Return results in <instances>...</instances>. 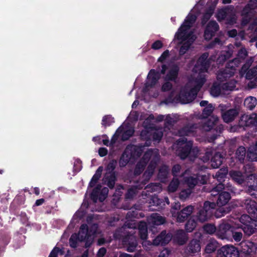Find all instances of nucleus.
Returning <instances> with one entry per match:
<instances>
[{
	"instance_id": "nucleus-1",
	"label": "nucleus",
	"mask_w": 257,
	"mask_h": 257,
	"mask_svg": "<svg viewBox=\"0 0 257 257\" xmlns=\"http://www.w3.org/2000/svg\"><path fill=\"white\" fill-rule=\"evenodd\" d=\"M207 53L203 54L198 60L193 68V75L188 82L181 89L179 99L182 103L192 101L196 97L198 92L206 81V75L209 66V61L207 60Z\"/></svg>"
},
{
	"instance_id": "nucleus-2",
	"label": "nucleus",
	"mask_w": 257,
	"mask_h": 257,
	"mask_svg": "<svg viewBox=\"0 0 257 257\" xmlns=\"http://www.w3.org/2000/svg\"><path fill=\"white\" fill-rule=\"evenodd\" d=\"M214 110L211 104L207 105L203 109L202 118L199 124L187 126L183 128L180 132V136H194L203 132L210 131L216 125L218 121V117L215 115L211 116L208 119L206 118L209 116Z\"/></svg>"
},
{
	"instance_id": "nucleus-3",
	"label": "nucleus",
	"mask_w": 257,
	"mask_h": 257,
	"mask_svg": "<svg viewBox=\"0 0 257 257\" xmlns=\"http://www.w3.org/2000/svg\"><path fill=\"white\" fill-rule=\"evenodd\" d=\"M195 20V16L188 15L175 35V38L179 40L180 43H183L179 51L180 55H183L186 53L196 39V37L190 29Z\"/></svg>"
},
{
	"instance_id": "nucleus-4",
	"label": "nucleus",
	"mask_w": 257,
	"mask_h": 257,
	"mask_svg": "<svg viewBox=\"0 0 257 257\" xmlns=\"http://www.w3.org/2000/svg\"><path fill=\"white\" fill-rule=\"evenodd\" d=\"M247 54L246 49L244 48H241L238 51L237 57L229 62L223 71H220L217 74V79L220 81H224L233 76L236 72V67H237L239 64L245 58Z\"/></svg>"
},
{
	"instance_id": "nucleus-5",
	"label": "nucleus",
	"mask_w": 257,
	"mask_h": 257,
	"mask_svg": "<svg viewBox=\"0 0 257 257\" xmlns=\"http://www.w3.org/2000/svg\"><path fill=\"white\" fill-rule=\"evenodd\" d=\"M173 149L175 150L176 154L181 159H184L188 155L192 153H198L197 148H193L192 142L191 141H187L185 138H182L179 139L176 143L173 145Z\"/></svg>"
},
{
	"instance_id": "nucleus-6",
	"label": "nucleus",
	"mask_w": 257,
	"mask_h": 257,
	"mask_svg": "<svg viewBox=\"0 0 257 257\" xmlns=\"http://www.w3.org/2000/svg\"><path fill=\"white\" fill-rule=\"evenodd\" d=\"M207 178L205 175L196 174H193L186 178L185 182L189 188L181 191L180 193V198L183 200H186L192 193V189L198 183L204 184L206 183Z\"/></svg>"
},
{
	"instance_id": "nucleus-7",
	"label": "nucleus",
	"mask_w": 257,
	"mask_h": 257,
	"mask_svg": "<svg viewBox=\"0 0 257 257\" xmlns=\"http://www.w3.org/2000/svg\"><path fill=\"white\" fill-rule=\"evenodd\" d=\"M222 189L230 191L231 192L236 193V192L229 183L227 184L225 187L224 185L223 184H219L212 191L211 194L212 195H216L215 192H218L219 196L217 201V204L218 206H223L226 204L229 200L230 199V195L229 193L224 191L219 193Z\"/></svg>"
},
{
	"instance_id": "nucleus-8",
	"label": "nucleus",
	"mask_w": 257,
	"mask_h": 257,
	"mask_svg": "<svg viewBox=\"0 0 257 257\" xmlns=\"http://www.w3.org/2000/svg\"><path fill=\"white\" fill-rule=\"evenodd\" d=\"M97 227L96 224H93L89 230L86 224H82L80 226L78 233L77 234L78 240L79 241H85L86 247H89L93 240Z\"/></svg>"
},
{
	"instance_id": "nucleus-9",
	"label": "nucleus",
	"mask_w": 257,
	"mask_h": 257,
	"mask_svg": "<svg viewBox=\"0 0 257 257\" xmlns=\"http://www.w3.org/2000/svg\"><path fill=\"white\" fill-rule=\"evenodd\" d=\"M144 146H128L125 149L120 160V166H125L131 158L139 157L144 151Z\"/></svg>"
},
{
	"instance_id": "nucleus-10",
	"label": "nucleus",
	"mask_w": 257,
	"mask_h": 257,
	"mask_svg": "<svg viewBox=\"0 0 257 257\" xmlns=\"http://www.w3.org/2000/svg\"><path fill=\"white\" fill-rule=\"evenodd\" d=\"M171 238L172 235L171 234H167L165 231H163L159 235L154 239L153 242L148 240H144L142 243L143 246L146 249L150 250L153 245L156 246L159 245H165L167 244L171 240Z\"/></svg>"
},
{
	"instance_id": "nucleus-11",
	"label": "nucleus",
	"mask_w": 257,
	"mask_h": 257,
	"mask_svg": "<svg viewBox=\"0 0 257 257\" xmlns=\"http://www.w3.org/2000/svg\"><path fill=\"white\" fill-rule=\"evenodd\" d=\"M159 152L158 150H149L144 155L143 159L137 164L135 170V174L139 175L144 170V168L150 158H152L154 160L159 159Z\"/></svg>"
},
{
	"instance_id": "nucleus-12",
	"label": "nucleus",
	"mask_w": 257,
	"mask_h": 257,
	"mask_svg": "<svg viewBox=\"0 0 257 257\" xmlns=\"http://www.w3.org/2000/svg\"><path fill=\"white\" fill-rule=\"evenodd\" d=\"M134 133V130L132 127L123 124L116 131L115 134L111 140V143H114L116 138L119 136L122 140H127L133 135Z\"/></svg>"
},
{
	"instance_id": "nucleus-13",
	"label": "nucleus",
	"mask_w": 257,
	"mask_h": 257,
	"mask_svg": "<svg viewBox=\"0 0 257 257\" xmlns=\"http://www.w3.org/2000/svg\"><path fill=\"white\" fill-rule=\"evenodd\" d=\"M219 257H238L237 249L232 245H225L218 251Z\"/></svg>"
},
{
	"instance_id": "nucleus-14",
	"label": "nucleus",
	"mask_w": 257,
	"mask_h": 257,
	"mask_svg": "<svg viewBox=\"0 0 257 257\" xmlns=\"http://www.w3.org/2000/svg\"><path fill=\"white\" fill-rule=\"evenodd\" d=\"M241 206L244 207L252 218L257 219V203L254 200L245 199Z\"/></svg>"
},
{
	"instance_id": "nucleus-15",
	"label": "nucleus",
	"mask_w": 257,
	"mask_h": 257,
	"mask_svg": "<svg viewBox=\"0 0 257 257\" xmlns=\"http://www.w3.org/2000/svg\"><path fill=\"white\" fill-rule=\"evenodd\" d=\"M194 206L192 205H189L181 211L175 212H172L173 217L176 218L178 222H183L191 213L193 212L194 210Z\"/></svg>"
},
{
	"instance_id": "nucleus-16",
	"label": "nucleus",
	"mask_w": 257,
	"mask_h": 257,
	"mask_svg": "<svg viewBox=\"0 0 257 257\" xmlns=\"http://www.w3.org/2000/svg\"><path fill=\"white\" fill-rule=\"evenodd\" d=\"M141 136L144 139L148 138L149 139H151L152 137L154 141H159L163 136L162 129H151L150 131L145 129L142 132Z\"/></svg>"
},
{
	"instance_id": "nucleus-17",
	"label": "nucleus",
	"mask_w": 257,
	"mask_h": 257,
	"mask_svg": "<svg viewBox=\"0 0 257 257\" xmlns=\"http://www.w3.org/2000/svg\"><path fill=\"white\" fill-rule=\"evenodd\" d=\"M239 124L242 127L250 125L257 126V114L242 115L239 120Z\"/></svg>"
},
{
	"instance_id": "nucleus-18",
	"label": "nucleus",
	"mask_w": 257,
	"mask_h": 257,
	"mask_svg": "<svg viewBox=\"0 0 257 257\" xmlns=\"http://www.w3.org/2000/svg\"><path fill=\"white\" fill-rule=\"evenodd\" d=\"M218 29L219 26L216 22L214 21L210 22L207 25L204 32L205 39L207 40H210Z\"/></svg>"
},
{
	"instance_id": "nucleus-19",
	"label": "nucleus",
	"mask_w": 257,
	"mask_h": 257,
	"mask_svg": "<svg viewBox=\"0 0 257 257\" xmlns=\"http://www.w3.org/2000/svg\"><path fill=\"white\" fill-rule=\"evenodd\" d=\"M160 77V74L158 72H156L153 69L151 70L148 75L146 87L148 88L154 85L157 83Z\"/></svg>"
},
{
	"instance_id": "nucleus-20",
	"label": "nucleus",
	"mask_w": 257,
	"mask_h": 257,
	"mask_svg": "<svg viewBox=\"0 0 257 257\" xmlns=\"http://www.w3.org/2000/svg\"><path fill=\"white\" fill-rule=\"evenodd\" d=\"M124 244L127 247V250L133 252L137 246L138 243L136 237L133 235H128L124 240Z\"/></svg>"
},
{
	"instance_id": "nucleus-21",
	"label": "nucleus",
	"mask_w": 257,
	"mask_h": 257,
	"mask_svg": "<svg viewBox=\"0 0 257 257\" xmlns=\"http://www.w3.org/2000/svg\"><path fill=\"white\" fill-rule=\"evenodd\" d=\"M238 114V111L235 109H231L222 113V116L225 122L232 121Z\"/></svg>"
},
{
	"instance_id": "nucleus-22",
	"label": "nucleus",
	"mask_w": 257,
	"mask_h": 257,
	"mask_svg": "<svg viewBox=\"0 0 257 257\" xmlns=\"http://www.w3.org/2000/svg\"><path fill=\"white\" fill-rule=\"evenodd\" d=\"M149 224L159 225L165 222V219L158 214H152L148 219Z\"/></svg>"
},
{
	"instance_id": "nucleus-23",
	"label": "nucleus",
	"mask_w": 257,
	"mask_h": 257,
	"mask_svg": "<svg viewBox=\"0 0 257 257\" xmlns=\"http://www.w3.org/2000/svg\"><path fill=\"white\" fill-rule=\"evenodd\" d=\"M249 178L250 180L253 179V184L250 185L248 186V188L247 189V192L251 196H253L255 197H257V177L253 175H250L249 176Z\"/></svg>"
},
{
	"instance_id": "nucleus-24",
	"label": "nucleus",
	"mask_w": 257,
	"mask_h": 257,
	"mask_svg": "<svg viewBox=\"0 0 257 257\" xmlns=\"http://www.w3.org/2000/svg\"><path fill=\"white\" fill-rule=\"evenodd\" d=\"M138 229L140 238L146 240L148 237V228L146 222L141 221L138 225Z\"/></svg>"
},
{
	"instance_id": "nucleus-25",
	"label": "nucleus",
	"mask_w": 257,
	"mask_h": 257,
	"mask_svg": "<svg viewBox=\"0 0 257 257\" xmlns=\"http://www.w3.org/2000/svg\"><path fill=\"white\" fill-rule=\"evenodd\" d=\"M218 246L217 242L214 239H210L206 245L205 252L206 253H212L215 251Z\"/></svg>"
},
{
	"instance_id": "nucleus-26",
	"label": "nucleus",
	"mask_w": 257,
	"mask_h": 257,
	"mask_svg": "<svg viewBox=\"0 0 257 257\" xmlns=\"http://www.w3.org/2000/svg\"><path fill=\"white\" fill-rule=\"evenodd\" d=\"M229 175L232 180L238 184H241L244 181V177L239 171H231Z\"/></svg>"
},
{
	"instance_id": "nucleus-27",
	"label": "nucleus",
	"mask_w": 257,
	"mask_h": 257,
	"mask_svg": "<svg viewBox=\"0 0 257 257\" xmlns=\"http://www.w3.org/2000/svg\"><path fill=\"white\" fill-rule=\"evenodd\" d=\"M189 251L192 253H195L200 251L201 246L200 241L197 239L192 240L189 243L188 248Z\"/></svg>"
},
{
	"instance_id": "nucleus-28",
	"label": "nucleus",
	"mask_w": 257,
	"mask_h": 257,
	"mask_svg": "<svg viewBox=\"0 0 257 257\" xmlns=\"http://www.w3.org/2000/svg\"><path fill=\"white\" fill-rule=\"evenodd\" d=\"M223 158L219 153H216L212 158L211 166L213 168H218L222 164Z\"/></svg>"
},
{
	"instance_id": "nucleus-29",
	"label": "nucleus",
	"mask_w": 257,
	"mask_h": 257,
	"mask_svg": "<svg viewBox=\"0 0 257 257\" xmlns=\"http://www.w3.org/2000/svg\"><path fill=\"white\" fill-rule=\"evenodd\" d=\"M237 81L231 79L221 85L222 89L224 91H233L235 89Z\"/></svg>"
},
{
	"instance_id": "nucleus-30",
	"label": "nucleus",
	"mask_w": 257,
	"mask_h": 257,
	"mask_svg": "<svg viewBox=\"0 0 257 257\" xmlns=\"http://www.w3.org/2000/svg\"><path fill=\"white\" fill-rule=\"evenodd\" d=\"M240 227L242 228L244 233L247 235H250L255 231L254 223H253V220L248 224L242 225Z\"/></svg>"
},
{
	"instance_id": "nucleus-31",
	"label": "nucleus",
	"mask_w": 257,
	"mask_h": 257,
	"mask_svg": "<svg viewBox=\"0 0 257 257\" xmlns=\"http://www.w3.org/2000/svg\"><path fill=\"white\" fill-rule=\"evenodd\" d=\"M244 105L248 109L251 110L256 105V99L253 96H249L247 97L244 102Z\"/></svg>"
},
{
	"instance_id": "nucleus-32",
	"label": "nucleus",
	"mask_w": 257,
	"mask_h": 257,
	"mask_svg": "<svg viewBox=\"0 0 257 257\" xmlns=\"http://www.w3.org/2000/svg\"><path fill=\"white\" fill-rule=\"evenodd\" d=\"M178 71V67L174 66L166 75V79L170 80H174L177 77Z\"/></svg>"
},
{
	"instance_id": "nucleus-33",
	"label": "nucleus",
	"mask_w": 257,
	"mask_h": 257,
	"mask_svg": "<svg viewBox=\"0 0 257 257\" xmlns=\"http://www.w3.org/2000/svg\"><path fill=\"white\" fill-rule=\"evenodd\" d=\"M102 171H103V167L101 166L99 167L97 169V170H96L95 174L93 175V176L92 178L91 179V180L89 183V185L91 187H93L95 185L97 181L100 178Z\"/></svg>"
},
{
	"instance_id": "nucleus-34",
	"label": "nucleus",
	"mask_w": 257,
	"mask_h": 257,
	"mask_svg": "<svg viewBox=\"0 0 257 257\" xmlns=\"http://www.w3.org/2000/svg\"><path fill=\"white\" fill-rule=\"evenodd\" d=\"M215 206L216 204L215 203H211L208 201H206L204 204L203 210L211 216L212 213V211L215 208Z\"/></svg>"
},
{
	"instance_id": "nucleus-35",
	"label": "nucleus",
	"mask_w": 257,
	"mask_h": 257,
	"mask_svg": "<svg viewBox=\"0 0 257 257\" xmlns=\"http://www.w3.org/2000/svg\"><path fill=\"white\" fill-rule=\"evenodd\" d=\"M247 157L251 161L257 160V152L255 151V149L254 147L251 146L249 148L247 154Z\"/></svg>"
},
{
	"instance_id": "nucleus-36",
	"label": "nucleus",
	"mask_w": 257,
	"mask_h": 257,
	"mask_svg": "<svg viewBox=\"0 0 257 257\" xmlns=\"http://www.w3.org/2000/svg\"><path fill=\"white\" fill-rule=\"evenodd\" d=\"M156 162H153L152 161L148 166L147 170L146 171L144 174V176L149 179L153 174L154 169L156 168Z\"/></svg>"
},
{
	"instance_id": "nucleus-37",
	"label": "nucleus",
	"mask_w": 257,
	"mask_h": 257,
	"mask_svg": "<svg viewBox=\"0 0 257 257\" xmlns=\"http://www.w3.org/2000/svg\"><path fill=\"white\" fill-rule=\"evenodd\" d=\"M222 91L223 90L222 89L221 85L214 84L211 88L210 93L212 96L216 97L221 94Z\"/></svg>"
},
{
	"instance_id": "nucleus-38",
	"label": "nucleus",
	"mask_w": 257,
	"mask_h": 257,
	"mask_svg": "<svg viewBox=\"0 0 257 257\" xmlns=\"http://www.w3.org/2000/svg\"><path fill=\"white\" fill-rule=\"evenodd\" d=\"M245 78L247 79L257 78V66L249 69L246 72Z\"/></svg>"
},
{
	"instance_id": "nucleus-39",
	"label": "nucleus",
	"mask_w": 257,
	"mask_h": 257,
	"mask_svg": "<svg viewBox=\"0 0 257 257\" xmlns=\"http://www.w3.org/2000/svg\"><path fill=\"white\" fill-rule=\"evenodd\" d=\"M178 119L176 115H168L165 118V125L166 127H169L175 123Z\"/></svg>"
},
{
	"instance_id": "nucleus-40",
	"label": "nucleus",
	"mask_w": 257,
	"mask_h": 257,
	"mask_svg": "<svg viewBox=\"0 0 257 257\" xmlns=\"http://www.w3.org/2000/svg\"><path fill=\"white\" fill-rule=\"evenodd\" d=\"M210 217V216L203 209L198 212L197 216L198 220L201 222L207 221Z\"/></svg>"
},
{
	"instance_id": "nucleus-41",
	"label": "nucleus",
	"mask_w": 257,
	"mask_h": 257,
	"mask_svg": "<svg viewBox=\"0 0 257 257\" xmlns=\"http://www.w3.org/2000/svg\"><path fill=\"white\" fill-rule=\"evenodd\" d=\"M179 184L178 179L174 178L168 186V192H174L176 191L179 186Z\"/></svg>"
},
{
	"instance_id": "nucleus-42",
	"label": "nucleus",
	"mask_w": 257,
	"mask_h": 257,
	"mask_svg": "<svg viewBox=\"0 0 257 257\" xmlns=\"http://www.w3.org/2000/svg\"><path fill=\"white\" fill-rule=\"evenodd\" d=\"M168 167L166 166H162L159 170V172L158 174L159 179L162 180L163 179L166 178L168 174Z\"/></svg>"
},
{
	"instance_id": "nucleus-43",
	"label": "nucleus",
	"mask_w": 257,
	"mask_h": 257,
	"mask_svg": "<svg viewBox=\"0 0 257 257\" xmlns=\"http://www.w3.org/2000/svg\"><path fill=\"white\" fill-rule=\"evenodd\" d=\"M197 223L193 218H190L186 224L185 228L188 232H191L196 226Z\"/></svg>"
},
{
	"instance_id": "nucleus-44",
	"label": "nucleus",
	"mask_w": 257,
	"mask_h": 257,
	"mask_svg": "<svg viewBox=\"0 0 257 257\" xmlns=\"http://www.w3.org/2000/svg\"><path fill=\"white\" fill-rule=\"evenodd\" d=\"M246 154V150L244 147H240L236 152V155L239 161L243 160Z\"/></svg>"
},
{
	"instance_id": "nucleus-45",
	"label": "nucleus",
	"mask_w": 257,
	"mask_h": 257,
	"mask_svg": "<svg viewBox=\"0 0 257 257\" xmlns=\"http://www.w3.org/2000/svg\"><path fill=\"white\" fill-rule=\"evenodd\" d=\"M114 122V119L111 115L104 116L102 120V125L104 127L110 125Z\"/></svg>"
},
{
	"instance_id": "nucleus-46",
	"label": "nucleus",
	"mask_w": 257,
	"mask_h": 257,
	"mask_svg": "<svg viewBox=\"0 0 257 257\" xmlns=\"http://www.w3.org/2000/svg\"><path fill=\"white\" fill-rule=\"evenodd\" d=\"M253 61V58H250L247 62L242 67L239 73L240 75L242 76L246 72L248 67L251 65Z\"/></svg>"
},
{
	"instance_id": "nucleus-47",
	"label": "nucleus",
	"mask_w": 257,
	"mask_h": 257,
	"mask_svg": "<svg viewBox=\"0 0 257 257\" xmlns=\"http://www.w3.org/2000/svg\"><path fill=\"white\" fill-rule=\"evenodd\" d=\"M228 170L227 169H220L215 174V178L218 180H221L227 174Z\"/></svg>"
},
{
	"instance_id": "nucleus-48",
	"label": "nucleus",
	"mask_w": 257,
	"mask_h": 257,
	"mask_svg": "<svg viewBox=\"0 0 257 257\" xmlns=\"http://www.w3.org/2000/svg\"><path fill=\"white\" fill-rule=\"evenodd\" d=\"M232 52L231 51H228L226 52V54H222L217 59V62L221 63L225 61L227 59L229 58L232 55Z\"/></svg>"
},
{
	"instance_id": "nucleus-49",
	"label": "nucleus",
	"mask_w": 257,
	"mask_h": 257,
	"mask_svg": "<svg viewBox=\"0 0 257 257\" xmlns=\"http://www.w3.org/2000/svg\"><path fill=\"white\" fill-rule=\"evenodd\" d=\"M251 217L247 214H243L239 218V221L243 224V225H244L250 223L253 220Z\"/></svg>"
},
{
	"instance_id": "nucleus-50",
	"label": "nucleus",
	"mask_w": 257,
	"mask_h": 257,
	"mask_svg": "<svg viewBox=\"0 0 257 257\" xmlns=\"http://www.w3.org/2000/svg\"><path fill=\"white\" fill-rule=\"evenodd\" d=\"M204 231L209 234H213L215 232L216 227L214 225L208 224L204 226Z\"/></svg>"
},
{
	"instance_id": "nucleus-51",
	"label": "nucleus",
	"mask_w": 257,
	"mask_h": 257,
	"mask_svg": "<svg viewBox=\"0 0 257 257\" xmlns=\"http://www.w3.org/2000/svg\"><path fill=\"white\" fill-rule=\"evenodd\" d=\"M108 192V189L106 187H104L101 191L100 194L98 196V199L100 202L103 201L106 198Z\"/></svg>"
},
{
	"instance_id": "nucleus-52",
	"label": "nucleus",
	"mask_w": 257,
	"mask_h": 257,
	"mask_svg": "<svg viewBox=\"0 0 257 257\" xmlns=\"http://www.w3.org/2000/svg\"><path fill=\"white\" fill-rule=\"evenodd\" d=\"M77 241L79 240L78 239L77 234H72L69 239L70 246L74 248L76 247L77 246Z\"/></svg>"
},
{
	"instance_id": "nucleus-53",
	"label": "nucleus",
	"mask_w": 257,
	"mask_h": 257,
	"mask_svg": "<svg viewBox=\"0 0 257 257\" xmlns=\"http://www.w3.org/2000/svg\"><path fill=\"white\" fill-rule=\"evenodd\" d=\"M147 188L151 189L152 191H160L162 190V187L160 183H152L149 186H147Z\"/></svg>"
},
{
	"instance_id": "nucleus-54",
	"label": "nucleus",
	"mask_w": 257,
	"mask_h": 257,
	"mask_svg": "<svg viewBox=\"0 0 257 257\" xmlns=\"http://www.w3.org/2000/svg\"><path fill=\"white\" fill-rule=\"evenodd\" d=\"M229 210L228 209L226 210L224 208H219L216 211L215 213V216L216 217L219 218L229 212Z\"/></svg>"
},
{
	"instance_id": "nucleus-55",
	"label": "nucleus",
	"mask_w": 257,
	"mask_h": 257,
	"mask_svg": "<svg viewBox=\"0 0 257 257\" xmlns=\"http://www.w3.org/2000/svg\"><path fill=\"white\" fill-rule=\"evenodd\" d=\"M137 193V188L133 187L128 190L127 193L126 194V197L127 198H132L136 195Z\"/></svg>"
},
{
	"instance_id": "nucleus-56",
	"label": "nucleus",
	"mask_w": 257,
	"mask_h": 257,
	"mask_svg": "<svg viewBox=\"0 0 257 257\" xmlns=\"http://www.w3.org/2000/svg\"><path fill=\"white\" fill-rule=\"evenodd\" d=\"M232 236L236 241H240L242 237V234L241 232L235 231L232 232Z\"/></svg>"
},
{
	"instance_id": "nucleus-57",
	"label": "nucleus",
	"mask_w": 257,
	"mask_h": 257,
	"mask_svg": "<svg viewBox=\"0 0 257 257\" xmlns=\"http://www.w3.org/2000/svg\"><path fill=\"white\" fill-rule=\"evenodd\" d=\"M226 16V12L224 10H221L218 11L217 14V18L218 21H221L224 19Z\"/></svg>"
},
{
	"instance_id": "nucleus-58",
	"label": "nucleus",
	"mask_w": 257,
	"mask_h": 257,
	"mask_svg": "<svg viewBox=\"0 0 257 257\" xmlns=\"http://www.w3.org/2000/svg\"><path fill=\"white\" fill-rule=\"evenodd\" d=\"M163 47V43L162 42L158 40L155 41L152 45V48L155 50H158L160 48H161Z\"/></svg>"
},
{
	"instance_id": "nucleus-59",
	"label": "nucleus",
	"mask_w": 257,
	"mask_h": 257,
	"mask_svg": "<svg viewBox=\"0 0 257 257\" xmlns=\"http://www.w3.org/2000/svg\"><path fill=\"white\" fill-rule=\"evenodd\" d=\"M181 170V166L179 165H174L172 168V173L174 176H177L179 175Z\"/></svg>"
},
{
	"instance_id": "nucleus-60",
	"label": "nucleus",
	"mask_w": 257,
	"mask_h": 257,
	"mask_svg": "<svg viewBox=\"0 0 257 257\" xmlns=\"http://www.w3.org/2000/svg\"><path fill=\"white\" fill-rule=\"evenodd\" d=\"M115 177L113 175H111L107 180V185L110 188H112L114 186Z\"/></svg>"
},
{
	"instance_id": "nucleus-61",
	"label": "nucleus",
	"mask_w": 257,
	"mask_h": 257,
	"mask_svg": "<svg viewBox=\"0 0 257 257\" xmlns=\"http://www.w3.org/2000/svg\"><path fill=\"white\" fill-rule=\"evenodd\" d=\"M169 55V50H166L164 51L162 55L158 59V61L163 62Z\"/></svg>"
},
{
	"instance_id": "nucleus-62",
	"label": "nucleus",
	"mask_w": 257,
	"mask_h": 257,
	"mask_svg": "<svg viewBox=\"0 0 257 257\" xmlns=\"http://www.w3.org/2000/svg\"><path fill=\"white\" fill-rule=\"evenodd\" d=\"M138 225L134 220H131V222H126L125 227H127L128 228H135Z\"/></svg>"
},
{
	"instance_id": "nucleus-63",
	"label": "nucleus",
	"mask_w": 257,
	"mask_h": 257,
	"mask_svg": "<svg viewBox=\"0 0 257 257\" xmlns=\"http://www.w3.org/2000/svg\"><path fill=\"white\" fill-rule=\"evenodd\" d=\"M172 88V84L170 82H166L162 86V90L164 91H168Z\"/></svg>"
},
{
	"instance_id": "nucleus-64",
	"label": "nucleus",
	"mask_w": 257,
	"mask_h": 257,
	"mask_svg": "<svg viewBox=\"0 0 257 257\" xmlns=\"http://www.w3.org/2000/svg\"><path fill=\"white\" fill-rule=\"evenodd\" d=\"M59 250L60 249L59 248L55 247L51 252L49 257H57V253Z\"/></svg>"
}]
</instances>
